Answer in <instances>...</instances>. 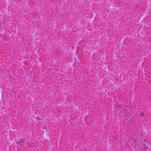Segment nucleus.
I'll return each mask as SVG.
<instances>
[{
    "mask_svg": "<svg viewBox=\"0 0 151 151\" xmlns=\"http://www.w3.org/2000/svg\"><path fill=\"white\" fill-rule=\"evenodd\" d=\"M143 113H141V114H140V115L141 116H143Z\"/></svg>",
    "mask_w": 151,
    "mask_h": 151,
    "instance_id": "1",
    "label": "nucleus"
}]
</instances>
